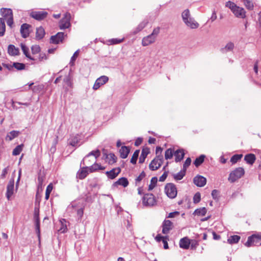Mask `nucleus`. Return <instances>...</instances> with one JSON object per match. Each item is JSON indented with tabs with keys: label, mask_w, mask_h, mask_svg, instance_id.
<instances>
[{
	"label": "nucleus",
	"mask_w": 261,
	"mask_h": 261,
	"mask_svg": "<svg viewBox=\"0 0 261 261\" xmlns=\"http://www.w3.org/2000/svg\"><path fill=\"white\" fill-rule=\"evenodd\" d=\"M225 6L229 8L236 17L244 18L246 17V11L244 8L240 7L234 3L228 1L226 3Z\"/></svg>",
	"instance_id": "obj_1"
},
{
	"label": "nucleus",
	"mask_w": 261,
	"mask_h": 261,
	"mask_svg": "<svg viewBox=\"0 0 261 261\" xmlns=\"http://www.w3.org/2000/svg\"><path fill=\"white\" fill-rule=\"evenodd\" d=\"M1 13L3 17L7 21L8 26L12 28L13 24V13L11 9L2 8Z\"/></svg>",
	"instance_id": "obj_2"
},
{
	"label": "nucleus",
	"mask_w": 261,
	"mask_h": 261,
	"mask_svg": "<svg viewBox=\"0 0 261 261\" xmlns=\"http://www.w3.org/2000/svg\"><path fill=\"white\" fill-rule=\"evenodd\" d=\"M245 173L244 169L242 167L237 168L231 171L228 177V180L231 182H234L240 178Z\"/></svg>",
	"instance_id": "obj_3"
},
{
	"label": "nucleus",
	"mask_w": 261,
	"mask_h": 261,
	"mask_svg": "<svg viewBox=\"0 0 261 261\" xmlns=\"http://www.w3.org/2000/svg\"><path fill=\"white\" fill-rule=\"evenodd\" d=\"M142 203L144 206L152 207L156 204V200L152 194H146L142 198Z\"/></svg>",
	"instance_id": "obj_4"
},
{
	"label": "nucleus",
	"mask_w": 261,
	"mask_h": 261,
	"mask_svg": "<svg viewBox=\"0 0 261 261\" xmlns=\"http://www.w3.org/2000/svg\"><path fill=\"white\" fill-rule=\"evenodd\" d=\"M165 192L167 196L171 199L174 198L177 193L176 188L172 183H168L166 185Z\"/></svg>",
	"instance_id": "obj_5"
},
{
	"label": "nucleus",
	"mask_w": 261,
	"mask_h": 261,
	"mask_svg": "<svg viewBox=\"0 0 261 261\" xmlns=\"http://www.w3.org/2000/svg\"><path fill=\"white\" fill-rule=\"evenodd\" d=\"M71 15L68 12L64 15V17L59 22V28L61 30L68 29L71 26Z\"/></svg>",
	"instance_id": "obj_6"
},
{
	"label": "nucleus",
	"mask_w": 261,
	"mask_h": 261,
	"mask_svg": "<svg viewBox=\"0 0 261 261\" xmlns=\"http://www.w3.org/2000/svg\"><path fill=\"white\" fill-rule=\"evenodd\" d=\"M261 240V233L254 234L248 238L247 241L245 245L248 247L256 245V244Z\"/></svg>",
	"instance_id": "obj_7"
},
{
	"label": "nucleus",
	"mask_w": 261,
	"mask_h": 261,
	"mask_svg": "<svg viewBox=\"0 0 261 261\" xmlns=\"http://www.w3.org/2000/svg\"><path fill=\"white\" fill-rule=\"evenodd\" d=\"M163 162V156L158 155L151 162L149 165V168L151 170H156L161 166Z\"/></svg>",
	"instance_id": "obj_8"
},
{
	"label": "nucleus",
	"mask_w": 261,
	"mask_h": 261,
	"mask_svg": "<svg viewBox=\"0 0 261 261\" xmlns=\"http://www.w3.org/2000/svg\"><path fill=\"white\" fill-rule=\"evenodd\" d=\"M109 81V77L106 75H102L98 77L95 81L93 89L95 90H97L99 87L106 83Z\"/></svg>",
	"instance_id": "obj_9"
},
{
	"label": "nucleus",
	"mask_w": 261,
	"mask_h": 261,
	"mask_svg": "<svg viewBox=\"0 0 261 261\" xmlns=\"http://www.w3.org/2000/svg\"><path fill=\"white\" fill-rule=\"evenodd\" d=\"M48 13L45 11H32L30 16L37 20H41L46 17Z\"/></svg>",
	"instance_id": "obj_10"
},
{
	"label": "nucleus",
	"mask_w": 261,
	"mask_h": 261,
	"mask_svg": "<svg viewBox=\"0 0 261 261\" xmlns=\"http://www.w3.org/2000/svg\"><path fill=\"white\" fill-rule=\"evenodd\" d=\"M14 180L11 179L7 186L6 197L8 200H10L11 196L14 194Z\"/></svg>",
	"instance_id": "obj_11"
},
{
	"label": "nucleus",
	"mask_w": 261,
	"mask_h": 261,
	"mask_svg": "<svg viewBox=\"0 0 261 261\" xmlns=\"http://www.w3.org/2000/svg\"><path fill=\"white\" fill-rule=\"evenodd\" d=\"M64 36V33L59 32L56 35L51 37L50 42L54 44H59L60 42H62Z\"/></svg>",
	"instance_id": "obj_12"
},
{
	"label": "nucleus",
	"mask_w": 261,
	"mask_h": 261,
	"mask_svg": "<svg viewBox=\"0 0 261 261\" xmlns=\"http://www.w3.org/2000/svg\"><path fill=\"white\" fill-rule=\"evenodd\" d=\"M156 39L150 34L143 38L142 40V45L147 46L154 43Z\"/></svg>",
	"instance_id": "obj_13"
},
{
	"label": "nucleus",
	"mask_w": 261,
	"mask_h": 261,
	"mask_svg": "<svg viewBox=\"0 0 261 261\" xmlns=\"http://www.w3.org/2000/svg\"><path fill=\"white\" fill-rule=\"evenodd\" d=\"M194 183L198 187H203L206 182V179L202 176L197 175L194 178Z\"/></svg>",
	"instance_id": "obj_14"
},
{
	"label": "nucleus",
	"mask_w": 261,
	"mask_h": 261,
	"mask_svg": "<svg viewBox=\"0 0 261 261\" xmlns=\"http://www.w3.org/2000/svg\"><path fill=\"white\" fill-rule=\"evenodd\" d=\"M31 25L27 23H23L21 25L20 28V33L23 38H25L28 37L30 34V28Z\"/></svg>",
	"instance_id": "obj_15"
},
{
	"label": "nucleus",
	"mask_w": 261,
	"mask_h": 261,
	"mask_svg": "<svg viewBox=\"0 0 261 261\" xmlns=\"http://www.w3.org/2000/svg\"><path fill=\"white\" fill-rule=\"evenodd\" d=\"M162 232L164 234H167L172 229V223L168 220H165L163 224Z\"/></svg>",
	"instance_id": "obj_16"
},
{
	"label": "nucleus",
	"mask_w": 261,
	"mask_h": 261,
	"mask_svg": "<svg viewBox=\"0 0 261 261\" xmlns=\"http://www.w3.org/2000/svg\"><path fill=\"white\" fill-rule=\"evenodd\" d=\"M100 151L98 149L91 151L83 159L84 164H87V165L89 164V163H87V159L90 155H93L95 157V161H96V159L98 157H99L100 156Z\"/></svg>",
	"instance_id": "obj_17"
},
{
	"label": "nucleus",
	"mask_w": 261,
	"mask_h": 261,
	"mask_svg": "<svg viewBox=\"0 0 261 261\" xmlns=\"http://www.w3.org/2000/svg\"><path fill=\"white\" fill-rule=\"evenodd\" d=\"M120 171L121 170L119 168H114L110 171H107L106 174L109 178L114 179L118 175Z\"/></svg>",
	"instance_id": "obj_18"
},
{
	"label": "nucleus",
	"mask_w": 261,
	"mask_h": 261,
	"mask_svg": "<svg viewBox=\"0 0 261 261\" xmlns=\"http://www.w3.org/2000/svg\"><path fill=\"white\" fill-rule=\"evenodd\" d=\"M185 24L191 29H197L199 27V23L196 22L193 18L191 17L186 22H185Z\"/></svg>",
	"instance_id": "obj_19"
},
{
	"label": "nucleus",
	"mask_w": 261,
	"mask_h": 261,
	"mask_svg": "<svg viewBox=\"0 0 261 261\" xmlns=\"http://www.w3.org/2000/svg\"><path fill=\"white\" fill-rule=\"evenodd\" d=\"M190 244V240L188 238L185 237L180 239L179 241V246L184 249H188Z\"/></svg>",
	"instance_id": "obj_20"
},
{
	"label": "nucleus",
	"mask_w": 261,
	"mask_h": 261,
	"mask_svg": "<svg viewBox=\"0 0 261 261\" xmlns=\"http://www.w3.org/2000/svg\"><path fill=\"white\" fill-rule=\"evenodd\" d=\"M128 181L125 177L120 178L117 181L115 182L113 184L114 186H117L118 185L122 186L123 187H126L128 185Z\"/></svg>",
	"instance_id": "obj_21"
},
{
	"label": "nucleus",
	"mask_w": 261,
	"mask_h": 261,
	"mask_svg": "<svg viewBox=\"0 0 261 261\" xmlns=\"http://www.w3.org/2000/svg\"><path fill=\"white\" fill-rule=\"evenodd\" d=\"M20 47L24 55L27 58L31 60H35V59L31 56L29 53V48L24 44L21 43Z\"/></svg>",
	"instance_id": "obj_22"
},
{
	"label": "nucleus",
	"mask_w": 261,
	"mask_h": 261,
	"mask_svg": "<svg viewBox=\"0 0 261 261\" xmlns=\"http://www.w3.org/2000/svg\"><path fill=\"white\" fill-rule=\"evenodd\" d=\"M148 21L147 19L143 20L142 22H141L136 29L134 30L133 33L134 34H136L141 30H142L148 24Z\"/></svg>",
	"instance_id": "obj_23"
},
{
	"label": "nucleus",
	"mask_w": 261,
	"mask_h": 261,
	"mask_svg": "<svg viewBox=\"0 0 261 261\" xmlns=\"http://www.w3.org/2000/svg\"><path fill=\"white\" fill-rule=\"evenodd\" d=\"M20 134V132L17 130H12L7 134L6 137V141H11L16 138Z\"/></svg>",
	"instance_id": "obj_24"
},
{
	"label": "nucleus",
	"mask_w": 261,
	"mask_h": 261,
	"mask_svg": "<svg viewBox=\"0 0 261 261\" xmlns=\"http://www.w3.org/2000/svg\"><path fill=\"white\" fill-rule=\"evenodd\" d=\"M185 153L184 152V150L182 149H178L177 150L175 153L174 155L175 157V161L176 162H180L184 158Z\"/></svg>",
	"instance_id": "obj_25"
},
{
	"label": "nucleus",
	"mask_w": 261,
	"mask_h": 261,
	"mask_svg": "<svg viewBox=\"0 0 261 261\" xmlns=\"http://www.w3.org/2000/svg\"><path fill=\"white\" fill-rule=\"evenodd\" d=\"M8 52L11 56H16L19 54V49L13 45H9L8 48Z\"/></svg>",
	"instance_id": "obj_26"
},
{
	"label": "nucleus",
	"mask_w": 261,
	"mask_h": 261,
	"mask_svg": "<svg viewBox=\"0 0 261 261\" xmlns=\"http://www.w3.org/2000/svg\"><path fill=\"white\" fill-rule=\"evenodd\" d=\"M129 151L130 150L128 147L126 146L121 147L119 151L121 158L122 159L126 158L129 152Z\"/></svg>",
	"instance_id": "obj_27"
},
{
	"label": "nucleus",
	"mask_w": 261,
	"mask_h": 261,
	"mask_svg": "<svg viewBox=\"0 0 261 261\" xmlns=\"http://www.w3.org/2000/svg\"><path fill=\"white\" fill-rule=\"evenodd\" d=\"M88 174L87 167L83 168L79 170L77 173V176L79 178L82 179L85 178Z\"/></svg>",
	"instance_id": "obj_28"
},
{
	"label": "nucleus",
	"mask_w": 261,
	"mask_h": 261,
	"mask_svg": "<svg viewBox=\"0 0 261 261\" xmlns=\"http://www.w3.org/2000/svg\"><path fill=\"white\" fill-rule=\"evenodd\" d=\"M255 156L253 154H248L245 156L244 160L248 164L252 165L255 161Z\"/></svg>",
	"instance_id": "obj_29"
},
{
	"label": "nucleus",
	"mask_w": 261,
	"mask_h": 261,
	"mask_svg": "<svg viewBox=\"0 0 261 261\" xmlns=\"http://www.w3.org/2000/svg\"><path fill=\"white\" fill-rule=\"evenodd\" d=\"M66 221L64 219H62L60 220V224L61 225L60 228L59 229V231L61 233H64L67 231V228L66 225Z\"/></svg>",
	"instance_id": "obj_30"
},
{
	"label": "nucleus",
	"mask_w": 261,
	"mask_h": 261,
	"mask_svg": "<svg viewBox=\"0 0 261 261\" xmlns=\"http://www.w3.org/2000/svg\"><path fill=\"white\" fill-rule=\"evenodd\" d=\"M80 141V139L79 136H75L71 137L69 140V144L72 146H76L78 145Z\"/></svg>",
	"instance_id": "obj_31"
},
{
	"label": "nucleus",
	"mask_w": 261,
	"mask_h": 261,
	"mask_svg": "<svg viewBox=\"0 0 261 261\" xmlns=\"http://www.w3.org/2000/svg\"><path fill=\"white\" fill-rule=\"evenodd\" d=\"M45 35V31L42 27H39L36 30V37L38 39H42Z\"/></svg>",
	"instance_id": "obj_32"
},
{
	"label": "nucleus",
	"mask_w": 261,
	"mask_h": 261,
	"mask_svg": "<svg viewBox=\"0 0 261 261\" xmlns=\"http://www.w3.org/2000/svg\"><path fill=\"white\" fill-rule=\"evenodd\" d=\"M234 48V44L232 42H228L224 48L221 49V51L223 53L232 50Z\"/></svg>",
	"instance_id": "obj_33"
},
{
	"label": "nucleus",
	"mask_w": 261,
	"mask_h": 261,
	"mask_svg": "<svg viewBox=\"0 0 261 261\" xmlns=\"http://www.w3.org/2000/svg\"><path fill=\"white\" fill-rule=\"evenodd\" d=\"M240 239V237L237 235L230 236L227 240V242L230 244H235L239 242Z\"/></svg>",
	"instance_id": "obj_34"
},
{
	"label": "nucleus",
	"mask_w": 261,
	"mask_h": 261,
	"mask_svg": "<svg viewBox=\"0 0 261 261\" xmlns=\"http://www.w3.org/2000/svg\"><path fill=\"white\" fill-rule=\"evenodd\" d=\"M246 8L250 10L253 9L254 5L252 2V0H242Z\"/></svg>",
	"instance_id": "obj_35"
},
{
	"label": "nucleus",
	"mask_w": 261,
	"mask_h": 261,
	"mask_svg": "<svg viewBox=\"0 0 261 261\" xmlns=\"http://www.w3.org/2000/svg\"><path fill=\"white\" fill-rule=\"evenodd\" d=\"M6 26L4 19L0 18V36H3L5 32Z\"/></svg>",
	"instance_id": "obj_36"
},
{
	"label": "nucleus",
	"mask_w": 261,
	"mask_h": 261,
	"mask_svg": "<svg viewBox=\"0 0 261 261\" xmlns=\"http://www.w3.org/2000/svg\"><path fill=\"white\" fill-rule=\"evenodd\" d=\"M181 17L184 22L190 18L191 17L189 10L188 9L184 10L182 13Z\"/></svg>",
	"instance_id": "obj_37"
},
{
	"label": "nucleus",
	"mask_w": 261,
	"mask_h": 261,
	"mask_svg": "<svg viewBox=\"0 0 261 261\" xmlns=\"http://www.w3.org/2000/svg\"><path fill=\"white\" fill-rule=\"evenodd\" d=\"M35 225H36V231L37 233L38 234V237H40V222L39 220V216L38 215L35 214Z\"/></svg>",
	"instance_id": "obj_38"
},
{
	"label": "nucleus",
	"mask_w": 261,
	"mask_h": 261,
	"mask_svg": "<svg viewBox=\"0 0 261 261\" xmlns=\"http://www.w3.org/2000/svg\"><path fill=\"white\" fill-rule=\"evenodd\" d=\"M205 158L204 155H201L199 157L196 159L194 164L196 167H198L204 161Z\"/></svg>",
	"instance_id": "obj_39"
},
{
	"label": "nucleus",
	"mask_w": 261,
	"mask_h": 261,
	"mask_svg": "<svg viewBox=\"0 0 261 261\" xmlns=\"http://www.w3.org/2000/svg\"><path fill=\"white\" fill-rule=\"evenodd\" d=\"M206 212L207 210L205 207H202L196 209L194 212V214L198 216H203L206 214Z\"/></svg>",
	"instance_id": "obj_40"
},
{
	"label": "nucleus",
	"mask_w": 261,
	"mask_h": 261,
	"mask_svg": "<svg viewBox=\"0 0 261 261\" xmlns=\"http://www.w3.org/2000/svg\"><path fill=\"white\" fill-rule=\"evenodd\" d=\"M158 179L156 177H153L150 180V183L148 186V191H151L156 185Z\"/></svg>",
	"instance_id": "obj_41"
},
{
	"label": "nucleus",
	"mask_w": 261,
	"mask_h": 261,
	"mask_svg": "<svg viewBox=\"0 0 261 261\" xmlns=\"http://www.w3.org/2000/svg\"><path fill=\"white\" fill-rule=\"evenodd\" d=\"M105 169V168L104 167H102L100 165L95 163L90 167L89 170H90V172H93L97 170V169L103 170Z\"/></svg>",
	"instance_id": "obj_42"
},
{
	"label": "nucleus",
	"mask_w": 261,
	"mask_h": 261,
	"mask_svg": "<svg viewBox=\"0 0 261 261\" xmlns=\"http://www.w3.org/2000/svg\"><path fill=\"white\" fill-rule=\"evenodd\" d=\"M23 147V144H21L17 146L13 150L12 154L13 155H18L22 150V148Z\"/></svg>",
	"instance_id": "obj_43"
},
{
	"label": "nucleus",
	"mask_w": 261,
	"mask_h": 261,
	"mask_svg": "<svg viewBox=\"0 0 261 261\" xmlns=\"http://www.w3.org/2000/svg\"><path fill=\"white\" fill-rule=\"evenodd\" d=\"M53 189V186L52 184H50L46 188V191H45V198L46 200L48 199L49 197L50 194L51 192L52 191Z\"/></svg>",
	"instance_id": "obj_44"
},
{
	"label": "nucleus",
	"mask_w": 261,
	"mask_h": 261,
	"mask_svg": "<svg viewBox=\"0 0 261 261\" xmlns=\"http://www.w3.org/2000/svg\"><path fill=\"white\" fill-rule=\"evenodd\" d=\"M148 152L147 151L143 149L139 158V163H143L144 162L148 154Z\"/></svg>",
	"instance_id": "obj_45"
},
{
	"label": "nucleus",
	"mask_w": 261,
	"mask_h": 261,
	"mask_svg": "<svg viewBox=\"0 0 261 261\" xmlns=\"http://www.w3.org/2000/svg\"><path fill=\"white\" fill-rule=\"evenodd\" d=\"M139 152H140V150H136L132 158H131V160H130V163L133 164H135L136 163V162H137V159H138V155H139Z\"/></svg>",
	"instance_id": "obj_46"
},
{
	"label": "nucleus",
	"mask_w": 261,
	"mask_h": 261,
	"mask_svg": "<svg viewBox=\"0 0 261 261\" xmlns=\"http://www.w3.org/2000/svg\"><path fill=\"white\" fill-rule=\"evenodd\" d=\"M13 67L18 70H21L25 68V65L23 63L14 62L13 63Z\"/></svg>",
	"instance_id": "obj_47"
},
{
	"label": "nucleus",
	"mask_w": 261,
	"mask_h": 261,
	"mask_svg": "<svg viewBox=\"0 0 261 261\" xmlns=\"http://www.w3.org/2000/svg\"><path fill=\"white\" fill-rule=\"evenodd\" d=\"M45 177L43 174H39L38 177V182L39 187H42L43 184L45 181Z\"/></svg>",
	"instance_id": "obj_48"
},
{
	"label": "nucleus",
	"mask_w": 261,
	"mask_h": 261,
	"mask_svg": "<svg viewBox=\"0 0 261 261\" xmlns=\"http://www.w3.org/2000/svg\"><path fill=\"white\" fill-rule=\"evenodd\" d=\"M173 151L171 148L168 149L165 153V158L166 160L170 159L172 158Z\"/></svg>",
	"instance_id": "obj_49"
},
{
	"label": "nucleus",
	"mask_w": 261,
	"mask_h": 261,
	"mask_svg": "<svg viewBox=\"0 0 261 261\" xmlns=\"http://www.w3.org/2000/svg\"><path fill=\"white\" fill-rule=\"evenodd\" d=\"M242 154H235L233 155L230 159V162L232 164L236 163L238 161H239L242 158Z\"/></svg>",
	"instance_id": "obj_50"
},
{
	"label": "nucleus",
	"mask_w": 261,
	"mask_h": 261,
	"mask_svg": "<svg viewBox=\"0 0 261 261\" xmlns=\"http://www.w3.org/2000/svg\"><path fill=\"white\" fill-rule=\"evenodd\" d=\"M186 171L182 170L177 174H175L174 176V178L176 180H180L181 179L185 174Z\"/></svg>",
	"instance_id": "obj_51"
},
{
	"label": "nucleus",
	"mask_w": 261,
	"mask_h": 261,
	"mask_svg": "<svg viewBox=\"0 0 261 261\" xmlns=\"http://www.w3.org/2000/svg\"><path fill=\"white\" fill-rule=\"evenodd\" d=\"M79 51L80 50H77L73 55L71 58V60L70 62V64L71 66H73L74 64V61L76 60V58H77L79 55Z\"/></svg>",
	"instance_id": "obj_52"
},
{
	"label": "nucleus",
	"mask_w": 261,
	"mask_h": 261,
	"mask_svg": "<svg viewBox=\"0 0 261 261\" xmlns=\"http://www.w3.org/2000/svg\"><path fill=\"white\" fill-rule=\"evenodd\" d=\"M107 158L108 159H110V160L109 161V164H112L115 162H116V156L113 153H110L107 156Z\"/></svg>",
	"instance_id": "obj_53"
},
{
	"label": "nucleus",
	"mask_w": 261,
	"mask_h": 261,
	"mask_svg": "<svg viewBox=\"0 0 261 261\" xmlns=\"http://www.w3.org/2000/svg\"><path fill=\"white\" fill-rule=\"evenodd\" d=\"M31 50L33 54H36L40 52V48L39 45H35L32 46Z\"/></svg>",
	"instance_id": "obj_54"
},
{
	"label": "nucleus",
	"mask_w": 261,
	"mask_h": 261,
	"mask_svg": "<svg viewBox=\"0 0 261 261\" xmlns=\"http://www.w3.org/2000/svg\"><path fill=\"white\" fill-rule=\"evenodd\" d=\"M160 32V28L156 27L153 30L152 33L150 34L154 37L156 39Z\"/></svg>",
	"instance_id": "obj_55"
},
{
	"label": "nucleus",
	"mask_w": 261,
	"mask_h": 261,
	"mask_svg": "<svg viewBox=\"0 0 261 261\" xmlns=\"http://www.w3.org/2000/svg\"><path fill=\"white\" fill-rule=\"evenodd\" d=\"M201 200L200 194L198 192L196 193L193 197V202L194 203H198Z\"/></svg>",
	"instance_id": "obj_56"
},
{
	"label": "nucleus",
	"mask_w": 261,
	"mask_h": 261,
	"mask_svg": "<svg viewBox=\"0 0 261 261\" xmlns=\"http://www.w3.org/2000/svg\"><path fill=\"white\" fill-rule=\"evenodd\" d=\"M191 163V160L190 158H188L185 161L183 165V170L186 171L187 168L190 166Z\"/></svg>",
	"instance_id": "obj_57"
},
{
	"label": "nucleus",
	"mask_w": 261,
	"mask_h": 261,
	"mask_svg": "<svg viewBox=\"0 0 261 261\" xmlns=\"http://www.w3.org/2000/svg\"><path fill=\"white\" fill-rule=\"evenodd\" d=\"M123 40V39H112L110 40H109V42L111 44H118L121 42H122Z\"/></svg>",
	"instance_id": "obj_58"
},
{
	"label": "nucleus",
	"mask_w": 261,
	"mask_h": 261,
	"mask_svg": "<svg viewBox=\"0 0 261 261\" xmlns=\"http://www.w3.org/2000/svg\"><path fill=\"white\" fill-rule=\"evenodd\" d=\"M145 174L144 172H142L140 175H139L136 178V184H137L138 182H140L142 179L145 177Z\"/></svg>",
	"instance_id": "obj_59"
},
{
	"label": "nucleus",
	"mask_w": 261,
	"mask_h": 261,
	"mask_svg": "<svg viewBox=\"0 0 261 261\" xmlns=\"http://www.w3.org/2000/svg\"><path fill=\"white\" fill-rule=\"evenodd\" d=\"M8 171H9V167H8L4 168L3 170L2 173L1 175V177L2 178H5L6 177V176L7 174L8 173Z\"/></svg>",
	"instance_id": "obj_60"
},
{
	"label": "nucleus",
	"mask_w": 261,
	"mask_h": 261,
	"mask_svg": "<svg viewBox=\"0 0 261 261\" xmlns=\"http://www.w3.org/2000/svg\"><path fill=\"white\" fill-rule=\"evenodd\" d=\"M47 59L46 55L45 53H40L39 56V61H42L43 60H46Z\"/></svg>",
	"instance_id": "obj_61"
},
{
	"label": "nucleus",
	"mask_w": 261,
	"mask_h": 261,
	"mask_svg": "<svg viewBox=\"0 0 261 261\" xmlns=\"http://www.w3.org/2000/svg\"><path fill=\"white\" fill-rule=\"evenodd\" d=\"M179 213L178 212H174L169 214L168 217V218H174L178 215H179Z\"/></svg>",
	"instance_id": "obj_62"
},
{
	"label": "nucleus",
	"mask_w": 261,
	"mask_h": 261,
	"mask_svg": "<svg viewBox=\"0 0 261 261\" xmlns=\"http://www.w3.org/2000/svg\"><path fill=\"white\" fill-rule=\"evenodd\" d=\"M167 175H168V173L167 172H165L163 173V174L160 177L159 181H164L167 178Z\"/></svg>",
	"instance_id": "obj_63"
},
{
	"label": "nucleus",
	"mask_w": 261,
	"mask_h": 261,
	"mask_svg": "<svg viewBox=\"0 0 261 261\" xmlns=\"http://www.w3.org/2000/svg\"><path fill=\"white\" fill-rule=\"evenodd\" d=\"M3 65L4 67L7 68L8 70H11L13 68V64H6V63H3Z\"/></svg>",
	"instance_id": "obj_64"
}]
</instances>
